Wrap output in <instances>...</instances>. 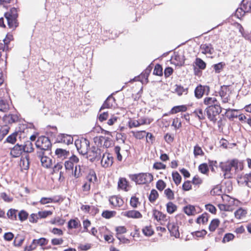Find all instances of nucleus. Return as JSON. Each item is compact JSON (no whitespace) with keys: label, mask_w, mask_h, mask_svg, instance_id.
Returning a JSON list of instances; mask_svg holds the SVG:
<instances>
[{"label":"nucleus","mask_w":251,"mask_h":251,"mask_svg":"<svg viewBox=\"0 0 251 251\" xmlns=\"http://www.w3.org/2000/svg\"><path fill=\"white\" fill-rule=\"evenodd\" d=\"M116 212L114 211L105 210L102 213L101 216L106 219H110L115 216Z\"/></svg>","instance_id":"46"},{"label":"nucleus","mask_w":251,"mask_h":251,"mask_svg":"<svg viewBox=\"0 0 251 251\" xmlns=\"http://www.w3.org/2000/svg\"><path fill=\"white\" fill-rule=\"evenodd\" d=\"M121 148L120 146H117L114 148V152L116 154L117 159L118 161H121L122 160V155L120 153Z\"/></svg>","instance_id":"59"},{"label":"nucleus","mask_w":251,"mask_h":251,"mask_svg":"<svg viewBox=\"0 0 251 251\" xmlns=\"http://www.w3.org/2000/svg\"><path fill=\"white\" fill-rule=\"evenodd\" d=\"M168 229L169 230L171 235L177 238L179 237V232L178 226L175 223H170L168 225Z\"/></svg>","instance_id":"15"},{"label":"nucleus","mask_w":251,"mask_h":251,"mask_svg":"<svg viewBox=\"0 0 251 251\" xmlns=\"http://www.w3.org/2000/svg\"><path fill=\"white\" fill-rule=\"evenodd\" d=\"M101 149L96 146H92L90 148L86 154L87 158L89 159L91 162L96 160H99L101 157Z\"/></svg>","instance_id":"7"},{"label":"nucleus","mask_w":251,"mask_h":251,"mask_svg":"<svg viewBox=\"0 0 251 251\" xmlns=\"http://www.w3.org/2000/svg\"><path fill=\"white\" fill-rule=\"evenodd\" d=\"M109 202L111 204L115 206H121L123 203L124 201L122 199L117 196H112L110 197L109 200Z\"/></svg>","instance_id":"17"},{"label":"nucleus","mask_w":251,"mask_h":251,"mask_svg":"<svg viewBox=\"0 0 251 251\" xmlns=\"http://www.w3.org/2000/svg\"><path fill=\"white\" fill-rule=\"evenodd\" d=\"M238 160L233 159L225 162H221L219 163V167L222 171L224 172V176L225 178H229L232 177L230 171L232 168L235 169V171L238 169Z\"/></svg>","instance_id":"1"},{"label":"nucleus","mask_w":251,"mask_h":251,"mask_svg":"<svg viewBox=\"0 0 251 251\" xmlns=\"http://www.w3.org/2000/svg\"><path fill=\"white\" fill-rule=\"evenodd\" d=\"M23 147L24 148V151L25 152L30 153L33 152L34 151L33 144L29 141H27L25 142V144L23 145Z\"/></svg>","instance_id":"28"},{"label":"nucleus","mask_w":251,"mask_h":251,"mask_svg":"<svg viewBox=\"0 0 251 251\" xmlns=\"http://www.w3.org/2000/svg\"><path fill=\"white\" fill-rule=\"evenodd\" d=\"M166 186L165 182L162 179L158 180L156 182V187L160 191H162Z\"/></svg>","instance_id":"50"},{"label":"nucleus","mask_w":251,"mask_h":251,"mask_svg":"<svg viewBox=\"0 0 251 251\" xmlns=\"http://www.w3.org/2000/svg\"><path fill=\"white\" fill-rule=\"evenodd\" d=\"M194 154L195 157H197L199 155H204V153L202 150L201 147L197 145L194 148Z\"/></svg>","instance_id":"42"},{"label":"nucleus","mask_w":251,"mask_h":251,"mask_svg":"<svg viewBox=\"0 0 251 251\" xmlns=\"http://www.w3.org/2000/svg\"><path fill=\"white\" fill-rule=\"evenodd\" d=\"M25 239L22 237L17 236L15 237L13 244L16 247H20L23 244Z\"/></svg>","instance_id":"53"},{"label":"nucleus","mask_w":251,"mask_h":251,"mask_svg":"<svg viewBox=\"0 0 251 251\" xmlns=\"http://www.w3.org/2000/svg\"><path fill=\"white\" fill-rule=\"evenodd\" d=\"M17 212V210L11 208L8 210L7 213V216L9 219H10L12 220H16Z\"/></svg>","instance_id":"33"},{"label":"nucleus","mask_w":251,"mask_h":251,"mask_svg":"<svg viewBox=\"0 0 251 251\" xmlns=\"http://www.w3.org/2000/svg\"><path fill=\"white\" fill-rule=\"evenodd\" d=\"M24 151L23 145L17 144L13 148H11L10 155L14 158L19 157Z\"/></svg>","instance_id":"12"},{"label":"nucleus","mask_w":251,"mask_h":251,"mask_svg":"<svg viewBox=\"0 0 251 251\" xmlns=\"http://www.w3.org/2000/svg\"><path fill=\"white\" fill-rule=\"evenodd\" d=\"M4 16L7 20L8 25L10 28H15L18 26L17 23L18 13L16 8H12L10 12L5 13Z\"/></svg>","instance_id":"4"},{"label":"nucleus","mask_w":251,"mask_h":251,"mask_svg":"<svg viewBox=\"0 0 251 251\" xmlns=\"http://www.w3.org/2000/svg\"><path fill=\"white\" fill-rule=\"evenodd\" d=\"M158 193L155 189H152L149 197V200L150 202H153L158 197Z\"/></svg>","instance_id":"36"},{"label":"nucleus","mask_w":251,"mask_h":251,"mask_svg":"<svg viewBox=\"0 0 251 251\" xmlns=\"http://www.w3.org/2000/svg\"><path fill=\"white\" fill-rule=\"evenodd\" d=\"M210 92V87L207 85H198L194 91L195 97L198 99H201L204 94L208 95Z\"/></svg>","instance_id":"8"},{"label":"nucleus","mask_w":251,"mask_h":251,"mask_svg":"<svg viewBox=\"0 0 251 251\" xmlns=\"http://www.w3.org/2000/svg\"><path fill=\"white\" fill-rule=\"evenodd\" d=\"M146 132L144 130L138 131L134 134V136L138 139H142L146 136Z\"/></svg>","instance_id":"63"},{"label":"nucleus","mask_w":251,"mask_h":251,"mask_svg":"<svg viewBox=\"0 0 251 251\" xmlns=\"http://www.w3.org/2000/svg\"><path fill=\"white\" fill-rule=\"evenodd\" d=\"M234 237H235V236L232 233H226L223 237V239L222 240V242L223 243H226V242H229V241L233 240Z\"/></svg>","instance_id":"48"},{"label":"nucleus","mask_w":251,"mask_h":251,"mask_svg":"<svg viewBox=\"0 0 251 251\" xmlns=\"http://www.w3.org/2000/svg\"><path fill=\"white\" fill-rule=\"evenodd\" d=\"M195 64L199 69L201 70H204L206 66L205 62L200 58H197L196 59Z\"/></svg>","instance_id":"40"},{"label":"nucleus","mask_w":251,"mask_h":251,"mask_svg":"<svg viewBox=\"0 0 251 251\" xmlns=\"http://www.w3.org/2000/svg\"><path fill=\"white\" fill-rule=\"evenodd\" d=\"M111 100L114 101L115 99L111 95L109 96L104 101V103H103V104L102 105L100 108V110L103 109L104 108H111L113 105L112 102H111Z\"/></svg>","instance_id":"24"},{"label":"nucleus","mask_w":251,"mask_h":251,"mask_svg":"<svg viewBox=\"0 0 251 251\" xmlns=\"http://www.w3.org/2000/svg\"><path fill=\"white\" fill-rule=\"evenodd\" d=\"M208 216L209 215L207 213L202 214L197 219V223L198 224L202 223L203 224L206 223L208 220Z\"/></svg>","instance_id":"31"},{"label":"nucleus","mask_w":251,"mask_h":251,"mask_svg":"<svg viewBox=\"0 0 251 251\" xmlns=\"http://www.w3.org/2000/svg\"><path fill=\"white\" fill-rule=\"evenodd\" d=\"M167 211L169 214H173L177 210V206L173 202L169 201L166 204Z\"/></svg>","instance_id":"29"},{"label":"nucleus","mask_w":251,"mask_h":251,"mask_svg":"<svg viewBox=\"0 0 251 251\" xmlns=\"http://www.w3.org/2000/svg\"><path fill=\"white\" fill-rule=\"evenodd\" d=\"M75 145L78 152L82 155L86 154L90 148V142L86 138H81L75 140Z\"/></svg>","instance_id":"5"},{"label":"nucleus","mask_w":251,"mask_h":251,"mask_svg":"<svg viewBox=\"0 0 251 251\" xmlns=\"http://www.w3.org/2000/svg\"><path fill=\"white\" fill-rule=\"evenodd\" d=\"M47 152H36V156L40 160L42 166L46 168L50 167L52 165L51 159L46 155Z\"/></svg>","instance_id":"9"},{"label":"nucleus","mask_w":251,"mask_h":251,"mask_svg":"<svg viewBox=\"0 0 251 251\" xmlns=\"http://www.w3.org/2000/svg\"><path fill=\"white\" fill-rule=\"evenodd\" d=\"M245 12H249L251 10V0H242V7L240 9Z\"/></svg>","instance_id":"23"},{"label":"nucleus","mask_w":251,"mask_h":251,"mask_svg":"<svg viewBox=\"0 0 251 251\" xmlns=\"http://www.w3.org/2000/svg\"><path fill=\"white\" fill-rule=\"evenodd\" d=\"M153 75L158 76H161L163 75V68L161 65L157 64L155 66L153 70Z\"/></svg>","instance_id":"41"},{"label":"nucleus","mask_w":251,"mask_h":251,"mask_svg":"<svg viewBox=\"0 0 251 251\" xmlns=\"http://www.w3.org/2000/svg\"><path fill=\"white\" fill-rule=\"evenodd\" d=\"M28 216V213L24 210L20 211L18 214V217H19V220L21 222H23L26 219H27Z\"/></svg>","instance_id":"51"},{"label":"nucleus","mask_w":251,"mask_h":251,"mask_svg":"<svg viewBox=\"0 0 251 251\" xmlns=\"http://www.w3.org/2000/svg\"><path fill=\"white\" fill-rule=\"evenodd\" d=\"M9 109V105L7 100L0 97V111L6 112Z\"/></svg>","instance_id":"25"},{"label":"nucleus","mask_w":251,"mask_h":251,"mask_svg":"<svg viewBox=\"0 0 251 251\" xmlns=\"http://www.w3.org/2000/svg\"><path fill=\"white\" fill-rule=\"evenodd\" d=\"M22 126L23 127L22 128L21 127H19V130L9 135L6 139V142L12 144H14L17 140V136L19 132H24L25 125H23Z\"/></svg>","instance_id":"16"},{"label":"nucleus","mask_w":251,"mask_h":251,"mask_svg":"<svg viewBox=\"0 0 251 251\" xmlns=\"http://www.w3.org/2000/svg\"><path fill=\"white\" fill-rule=\"evenodd\" d=\"M207 233V231L202 229L201 231H196L195 232H192V235L194 236H196L197 237H204Z\"/></svg>","instance_id":"57"},{"label":"nucleus","mask_w":251,"mask_h":251,"mask_svg":"<svg viewBox=\"0 0 251 251\" xmlns=\"http://www.w3.org/2000/svg\"><path fill=\"white\" fill-rule=\"evenodd\" d=\"M200 49L202 50L201 52L205 54L206 53L212 54L214 52V48L211 44H201Z\"/></svg>","instance_id":"19"},{"label":"nucleus","mask_w":251,"mask_h":251,"mask_svg":"<svg viewBox=\"0 0 251 251\" xmlns=\"http://www.w3.org/2000/svg\"><path fill=\"white\" fill-rule=\"evenodd\" d=\"M79 221L76 219H71L68 223V227L69 229L77 228L78 226Z\"/></svg>","instance_id":"39"},{"label":"nucleus","mask_w":251,"mask_h":251,"mask_svg":"<svg viewBox=\"0 0 251 251\" xmlns=\"http://www.w3.org/2000/svg\"><path fill=\"white\" fill-rule=\"evenodd\" d=\"M142 232L143 233V234L146 236H151L153 233H154V231H153V230L151 229V226H146V227H145L144 228H143L142 229Z\"/></svg>","instance_id":"47"},{"label":"nucleus","mask_w":251,"mask_h":251,"mask_svg":"<svg viewBox=\"0 0 251 251\" xmlns=\"http://www.w3.org/2000/svg\"><path fill=\"white\" fill-rule=\"evenodd\" d=\"M132 180L139 184L151 182L153 180V176L150 173H140L130 175Z\"/></svg>","instance_id":"3"},{"label":"nucleus","mask_w":251,"mask_h":251,"mask_svg":"<svg viewBox=\"0 0 251 251\" xmlns=\"http://www.w3.org/2000/svg\"><path fill=\"white\" fill-rule=\"evenodd\" d=\"M187 109V107L185 105L175 106L172 108L170 113L174 114L179 112H185Z\"/></svg>","instance_id":"26"},{"label":"nucleus","mask_w":251,"mask_h":251,"mask_svg":"<svg viewBox=\"0 0 251 251\" xmlns=\"http://www.w3.org/2000/svg\"><path fill=\"white\" fill-rule=\"evenodd\" d=\"M220 221L218 219L212 220L209 226V229L210 231H214L217 227L219 226Z\"/></svg>","instance_id":"32"},{"label":"nucleus","mask_w":251,"mask_h":251,"mask_svg":"<svg viewBox=\"0 0 251 251\" xmlns=\"http://www.w3.org/2000/svg\"><path fill=\"white\" fill-rule=\"evenodd\" d=\"M246 214V211L242 208H239L234 212L235 217L237 219H241L242 217H245Z\"/></svg>","instance_id":"37"},{"label":"nucleus","mask_w":251,"mask_h":251,"mask_svg":"<svg viewBox=\"0 0 251 251\" xmlns=\"http://www.w3.org/2000/svg\"><path fill=\"white\" fill-rule=\"evenodd\" d=\"M183 211L187 215L190 216L194 215L196 209L194 206L189 204L184 207Z\"/></svg>","instance_id":"27"},{"label":"nucleus","mask_w":251,"mask_h":251,"mask_svg":"<svg viewBox=\"0 0 251 251\" xmlns=\"http://www.w3.org/2000/svg\"><path fill=\"white\" fill-rule=\"evenodd\" d=\"M73 176L76 178H78L81 175V168L80 165H76L75 170L72 171Z\"/></svg>","instance_id":"44"},{"label":"nucleus","mask_w":251,"mask_h":251,"mask_svg":"<svg viewBox=\"0 0 251 251\" xmlns=\"http://www.w3.org/2000/svg\"><path fill=\"white\" fill-rule=\"evenodd\" d=\"M113 157L110 153H104L101 159V165L107 168L111 166L113 163Z\"/></svg>","instance_id":"11"},{"label":"nucleus","mask_w":251,"mask_h":251,"mask_svg":"<svg viewBox=\"0 0 251 251\" xmlns=\"http://www.w3.org/2000/svg\"><path fill=\"white\" fill-rule=\"evenodd\" d=\"M36 242L35 239H33L30 245L25 247L24 251H32L35 250L37 246Z\"/></svg>","instance_id":"55"},{"label":"nucleus","mask_w":251,"mask_h":251,"mask_svg":"<svg viewBox=\"0 0 251 251\" xmlns=\"http://www.w3.org/2000/svg\"><path fill=\"white\" fill-rule=\"evenodd\" d=\"M153 168L156 170L165 169L166 166L161 162H157L154 163Z\"/></svg>","instance_id":"61"},{"label":"nucleus","mask_w":251,"mask_h":251,"mask_svg":"<svg viewBox=\"0 0 251 251\" xmlns=\"http://www.w3.org/2000/svg\"><path fill=\"white\" fill-rule=\"evenodd\" d=\"M153 215L154 218L157 221L163 220L164 221L166 218V215L162 213L161 212L157 210H154L153 211Z\"/></svg>","instance_id":"30"},{"label":"nucleus","mask_w":251,"mask_h":251,"mask_svg":"<svg viewBox=\"0 0 251 251\" xmlns=\"http://www.w3.org/2000/svg\"><path fill=\"white\" fill-rule=\"evenodd\" d=\"M35 146L36 152H49V154L51 153L52 144L48 137L39 136L35 142Z\"/></svg>","instance_id":"2"},{"label":"nucleus","mask_w":251,"mask_h":251,"mask_svg":"<svg viewBox=\"0 0 251 251\" xmlns=\"http://www.w3.org/2000/svg\"><path fill=\"white\" fill-rule=\"evenodd\" d=\"M74 141L73 137L69 134L60 133L56 137L57 143H64L69 145L72 144Z\"/></svg>","instance_id":"10"},{"label":"nucleus","mask_w":251,"mask_h":251,"mask_svg":"<svg viewBox=\"0 0 251 251\" xmlns=\"http://www.w3.org/2000/svg\"><path fill=\"white\" fill-rule=\"evenodd\" d=\"M204 112H205L204 111ZM193 113L195 114V116L198 118L200 120L205 119V113L203 112L201 109H199L195 110Z\"/></svg>","instance_id":"43"},{"label":"nucleus","mask_w":251,"mask_h":251,"mask_svg":"<svg viewBox=\"0 0 251 251\" xmlns=\"http://www.w3.org/2000/svg\"><path fill=\"white\" fill-rule=\"evenodd\" d=\"M225 66V63L224 62H220L218 64L213 65V68L216 73H219Z\"/></svg>","instance_id":"52"},{"label":"nucleus","mask_w":251,"mask_h":251,"mask_svg":"<svg viewBox=\"0 0 251 251\" xmlns=\"http://www.w3.org/2000/svg\"><path fill=\"white\" fill-rule=\"evenodd\" d=\"M127 186V182L126 178H120L118 183V187L119 188L127 191L126 187Z\"/></svg>","instance_id":"35"},{"label":"nucleus","mask_w":251,"mask_h":251,"mask_svg":"<svg viewBox=\"0 0 251 251\" xmlns=\"http://www.w3.org/2000/svg\"><path fill=\"white\" fill-rule=\"evenodd\" d=\"M52 212L51 211H39L38 215L40 218H45L49 216L52 215Z\"/></svg>","instance_id":"58"},{"label":"nucleus","mask_w":251,"mask_h":251,"mask_svg":"<svg viewBox=\"0 0 251 251\" xmlns=\"http://www.w3.org/2000/svg\"><path fill=\"white\" fill-rule=\"evenodd\" d=\"M205 208L207 210L209 211L212 214H215L217 211L216 207L211 204H207L205 205Z\"/></svg>","instance_id":"62"},{"label":"nucleus","mask_w":251,"mask_h":251,"mask_svg":"<svg viewBox=\"0 0 251 251\" xmlns=\"http://www.w3.org/2000/svg\"><path fill=\"white\" fill-rule=\"evenodd\" d=\"M175 91L179 96H181L183 93L187 94L188 93V88H184L183 86L179 85H176Z\"/></svg>","instance_id":"34"},{"label":"nucleus","mask_w":251,"mask_h":251,"mask_svg":"<svg viewBox=\"0 0 251 251\" xmlns=\"http://www.w3.org/2000/svg\"><path fill=\"white\" fill-rule=\"evenodd\" d=\"M228 87L229 86L228 85H223L221 86V89L219 93L224 103L228 102V97L229 96V94L228 93L229 91Z\"/></svg>","instance_id":"13"},{"label":"nucleus","mask_w":251,"mask_h":251,"mask_svg":"<svg viewBox=\"0 0 251 251\" xmlns=\"http://www.w3.org/2000/svg\"><path fill=\"white\" fill-rule=\"evenodd\" d=\"M140 202L139 201V199L138 198L135 196H133L131 198L130 201V204L132 207L136 208L137 207L138 204Z\"/></svg>","instance_id":"56"},{"label":"nucleus","mask_w":251,"mask_h":251,"mask_svg":"<svg viewBox=\"0 0 251 251\" xmlns=\"http://www.w3.org/2000/svg\"><path fill=\"white\" fill-rule=\"evenodd\" d=\"M205 112L208 119L212 122H216L217 120L216 116L218 115L222 112V108L219 104L216 105H211V106H207L205 109Z\"/></svg>","instance_id":"6"},{"label":"nucleus","mask_w":251,"mask_h":251,"mask_svg":"<svg viewBox=\"0 0 251 251\" xmlns=\"http://www.w3.org/2000/svg\"><path fill=\"white\" fill-rule=\"evenodd\" d=\"M3 120L6 124H12L19 121V116L17 114L5 115L3 117Z\"/></svg>","instance_id":"14"},{"label":"nucleus","mask_w":251,"mask_h":251,"mask_svg":"<svg viewBox=\"0 0 251 251\" xmlns=\"http://www.w3.org/2000/svg\"><path fill=\"white\" fill-rule=\"evenodd\" d=\"M203 103L208 106L219 104V102L215 97H206L203 100Z\"/></svg>","instance_id":"22"},{"label":"nucleus","mask_w":251,"mask_h":251,"mask_svg":"<svg viewBox=\"0 0 251 251\" xmlns=\"http://www.w3.org/2000/svg\"><path fill=\"white\" fill-rule=\"evenodd\" d=\"M172 177L175 183L178 185L181 181V176L179 173L176 171L172 173Z\"/></svg>","instance_id":"38"},{"label":"nucleus","mask_w":251,"mask_h":251,"mask_svg":"<svg viewBox=\"0 0 251 251\" xmlns=\"http://www.w3.org/2000/svg\"><path fill=\"white\" fill-rule=\"evenodd\" d=\"M36 243L37 245H39L41 246H45L48 244V240L45 238H40L39 239H35Z\"/></svg>","instance_id":"60"},{"label":"nucleus","mask_w":251,"mask_h":251,"mask_svg":"<svg viewBox=\"0 0 251 251\" xmlns=\"http://www.w3.org/2000/svg\"><path fill=\"white\" fill-rule=\"evenodd\" d=\"M55 154L57 158L64 159L69 156L70 152L66 150L58 148L55 151Z\"/></svg>","instance_id":"18"},{"label":"nucleus","mask_w":251,"mask_h":251,"mask_svg":"<svg viewBox=\"0 0 251 251\" xmlns=\"http://www.w3.org/2000/svg\"><path fill=\"white\" fill-rule=\"evenodd\" d=\"M164 194L168 200H173L175 199L174 192L170 188L165 189Z\"/></svg>","instance_id":"49"},{"label":"nucleus","mask_w":251,"mask_h":251,"mask_svg":"<svg viewBox=\"0 0 251 251\" xmlns=\"http://www.w3.org/2000/svg\"><path fill=\"white\" fill-rule=\"evenodd\" d=\"M199 170L203 174H207L209 172L207 164L205 163L200 164L199 166Z\"/></svg>","instance_id":"45"},{"label":"nucleus","mask_w":251,"mask_h":251,"mask_svg":"<svg viewBox=\"0 0 251 251\" xmlns=\"http://www.w3.org/2000/svg\"><path fill=\"white\" fill-rule=\"evenodd\" d=\"M65 221L63 219H61L59 217L55 218L54 219L50 221V223L54 225L58 224L59 226H62L64 225Z\"/></svg>","instance_id":"54"},{"label":"nucleus","mask_w":251,"mask_h":251,"mask_svg":"<svg viewBox=\"0 0 251 251\" xmlns=\"http://www.w3.org/2000/svg\"><path fill=\"white\" fill-rule=\"evenodd\" d=\"M164 139L168 144H170L174 141V137L171 134L167 133L164 136Z\"/></svg>","instance_id":"64"},{"label":"nucleus","mask_w":251,"mask_h":251,"mask_svg":"<svg viewBox=\"0 0 251 251\" xmlns=\"http://www.w3.org/2000/svg\"><path fill=\"white\" fill-rule=\"evenodd\" d=\"M172 59H174L176 62L175 64L177 66H182L184 65L185 62V56L183 55H180L178 53H174V55L172 57Z\"/></svg>","instance_id":"20"},{"label":"nucleus","mask_w":251,"mask_h":251,"mask_svg":"<svg viewBox=\"0 0 251 251\" xmlns=\"http://www.w3.org/2000/svg\"><path fill=\"white\" fill-rule=\"evenodd\" d=\"M123 215L128 218H140L142 217L140 212L136 210H129L125 212Z\"/></svg>","instance_id":"21"}]
</instances>
